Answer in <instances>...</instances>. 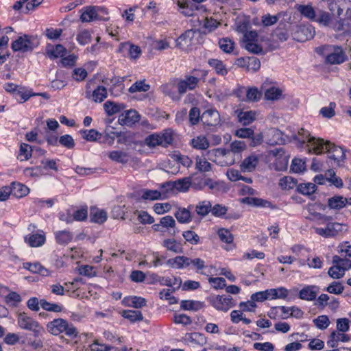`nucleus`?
Segmentation results:
<instances>
[{"instance_id": "603ef678", "label": "nucleus", "mask_w": 351, "mask_h": 351, "mask_svg": "<svg viewBox=\"0 0 351 351\" xmlns=\"http://www.w3.org/2000/svg\"><path fill=\"white\" fill-rule=\"evenodd\" d=\"M234 42L228 38H223L219 40V48L225 53H231L234 48Z\"/></svg>"}, {"instance_id": "864d4df0", "label": "nucleus", "mask_w": 351, "mask_h": 351, "mask_svg": "<svg viewBox=\"0 0 351 351\" xmlns=\"http://www.w3.org/2000/svg\"><path fill=\"white\" fill-rule=\"evenodd\" d=\"M34 151L32 147L26 143H22L20 147V152L18 158L21 160H27L32 156Z\"/></svg>"}, {"instance_id": "ddd939ff", "label": "nucleus", "mask_w": 351, "mask_h": 351, "mask_svg": "<svg viewBox=\"0 0 351 351\" xmlns=\"http://www.w3.org/2000/svg\"><path fill=\"white\" fill-rule=\"evenodd\" d=\"M201 121L204 126L217 127L221 124L220 114L215 108L208 109L201 115Z\"/></svg>"}, {"instance_id": "c03bdc74", "label": "nucleus", "mask_w": 351, "mask_h": 351, "mask_svg": "<svg viewBox=\"0 0 351 351\" xmlns=\"http://www.w3.org/2000/svg\"><path fill=\"white\" fill-rule=\"evenodd\" d=\"M238 117L240 122H241L244 125H247L256 119V112L252 110L241 112L239 114Z\"/></svg>"}, {"instance_id": "7c9ffc66", "label": "nucleus", "mask_w": 351, "mask_h": 351, "mask_svg": "<svg viewBox=\"0 0 351 351\" xmlns=\"http://www.w3.org/2000/svg\"><path fill=\"white\" fill-rule=\"evenodd\" d=\"M230 149L228 150L232 152L233 156L238 160L241 157V153L246 149L247 145L243 141H234L230 143Z\"/></svg>"}, {"instance_id": "4468645a", "label": "nucleus", "mask_w": 351, "mask_h": 351, "mask_svg": "<svg viewBox=\"0 0 351 351\" xmlns=\"http://www.w3.org/2000/svg\"><path fill=\"white\" fill-rule=\"evenodd\" d=\"M350 337L344 332L332 331L328 337L327 346L330 348H337L339 342H348Z\"/></svg>"}, {"instance_id": "20e7f679", "label": "nucleus", "mask_w": 351, "mask_h": 351, "mask_svg": "<svg viewBox=\"0 0 351 351\" xmlns=\"http://www.w3.org/2000/svg\"><path fill=\"white\" fill-rule=\"evenodd\" d=\"M316 51L325 57V60L330 64H339L346 59L342 48L336 45H325L316 49Z\"/></svg>"}, {"instance_id": "4d7b16f0", "label": "nucleus", "mask_w": 351, "mask_h": 351, "mask_svg": "<svg viewBox=\"0 0 351 351\" xmlns=\"http://www.w3.org/2000/svg\"><path fill=\"white\" fill-rule=\"evenodd\" d=\"M5 302L10 306H16L21 302V297L16 292L12 291L5 296Z\"/></svg>"}, {"instance_id": "1a4fd4ad", "label": "nucleus", "mask_w": 351, "mask_h": 351, "mask_svg": "<svg viewBox=\"0 0 351 351\" xmlns=\"http://www.w3.org/2000/svg\"><path fill=\"white\" fill-rule=\"evenodd\" d=\"M209 303L217 311H228L234 306L236 301L230 295H213L208 298Z\"/></svg>"}, {"instance_id": "c756f323", "label": "nucleus", "mask_w": 351, "mask_h": 351, "mask_svg": "<svg viewBox=\"0 0 351 351\" xmlns=\"http://www.w3.org/2000/svg\"><path fill=\"white\" fill-rule=\"evenodd\" d=\"M127 49H128L130 57L132 59L138 58L141 53V49L138 46L131 45L128 43H121L119 51H122Z\"/></svg>"}, {"instance_id": "393cba45", "label": "nucleus", "mask_w": 351, "mask_h": 351, "mask_svg": "<svg viewBox=\"0 0 351 351\" xmlns=\"http://www.w3.org/2000/svg\"><path fill=\"white\" fill-rule=\"evenodd\" d=\"M258 157L255 155H251L246 158L241 165V169L244 172L252 171L258 163Z\"/></svg>"}, {"instance_id": "f704fd0d", "label": "nucleus", "mask_w": 351, "mask_h": 351, "mask_svg": "<svg viewBox=\"0 0 351 351\" xmlns=\"http://www.w3.org/2000/svg\"><path fill=\"white\" fill-rule=\"evenodd\" d=\"M56 242L60 245H66L73 239V234L67 230L57 231L55 233Z\"/></svg>"}, {"instance_id": "a211bd4d", "label": "nucleus", "mask_w": 351, "mask_h": 351, "mask_svg": "<svg viewBox=\"0 0 351 351\" xmlns=\"http://www.w3.org/2000/svg\"><path fill=\"white\" fill-rule=\"evenodd\" d=\"M191 178L185 177L174 182H168L166 184L171 189H176L181 192H186L191 185Z\"/></svg>"}, {"instance_id": "f3484780", "label": "nucleus", "mask_w": 351, "mask_h": 351, "mask_svg": "<svg viewBox=\"0 0 351 351\" xmlns=\"http://www.w3.org/2000/svg\"><path fill=\"white\" fill-rule=\"evenodd\" d=\"M178 5L182 14L186 16H191L195 15L196 12H205L206 8L204 5H191L189 6L187 3L178 1Z\"/></svg>"}, {"instance_id": "b1692460", "label": "nucleus", "mask_w": 351, "mask_h": 351, "mask_svg": "<svg viewBox=\"0 0 351 351\" xmlns=\"http://www.w3.org/2000/svg\"><path fill=\"white\" fill-rule=\"evenodd\" d=\"M242 202L247 205L262 207V208H270L272 207V204L270 202L258 197H247L242 199Z\"/></svg>"}, {"instance_id": "412c9836", "label": "nucleus", "mask_w": 351, "mask_h": 351, "mask_svg": "<svg viewBox=\"0 0 351 351\" xmlns=\"http://www.w3.org/2000/svg\"><path fill=\"white\" fill-rule=\"evenodd\" d=\"M297 10L300 13V14L304 18L310 20L315 21L316 16V11L311 3H308L306 5L300 4L296 5L295 6Z\"/></svg>"}, {"instance_id": "0e129e2a", "label": "nucleus", "mask_w": 351, "mask_h": 351, "mask_svg": "<svg viewBox=\"0 0 351 351\" xmlns=\"http://www.w3.org/2000/svg\"><path fill=\"white\" fill-rule=\"evenodd\" d=\"M71 76L76 82H82L88 76V72L84 68H75L73 69Z\"/></svg>"}, {"instance_id": "4c0bfd02", "label": "nucleus", "mask_w": 351, "mask_h": 351, "mask_svg": "<svg viewBox=\"0 0 351 351\" xmlns=\"http://www.w3.org/2000/svg\"><path fill=\"white\" fill-rule=\"evenodd\" d=\"M209 145L206 137L202 135L197 136L191 140V145L197 149L205 150L209 147Z\"/></svg>"}, {"instance_id": "49530a36", "label": "nucleus", "mask_w": 351, "mask_h": 351, "mask_svg": "<svg viewBox=\"0 0 351 351\" xmlns=\"http://www.w3.org/2000/svg\"><path fill=\"white\" fill-rule=\"evenodd\" d=\"M104 108L107 114L111 116L120 112L123 108V105L118 104L110 101H107L104 104Z\"/></svg>"}, {"instance_id": "72a5a7b5", "label": "nucleus", "mask_w": 351, "mask_h": 351, "mask_svg": "<svg viewBox=\"0 0 351 351\" xmlns=\"http://www.w3.org/2000/svg\"><path fill=\"white\" fill-rule=\"evenodd\" d=\"M315 287L307 286L300 291L299 297L302 300L311 301L316 298L317 292L315 291Z\"/></svg>"}, {"instance_id": "09e8293b", "label": "nucleus", "mask_w": 351, "mask_h": 351, "mask_svg": "<svg viewBox=\"0 0 351 351\" xmlns=\"http://www.w3.org/2000/svg\"><path fill=\"white\" fill-rule=\"evenodd\" d=\"M337 251L341 257L351 258V244L348 241L340 243L337 247Z\"/></svg>"}, {"instance_id": "bf43d9fd", "label": "nucleus", "mask_w": 351, "mask_h": 351, "mask_svg": "<svg viewBox=\"0 0 351 351\" xmlns=\"http://www.w3.org/2000/svg\"><path fill=\"white\" fill-rule=\"evenodd\" d=\"M247 51L253 54H264L265 52L263 51L261 45L257 43V41H254L252 43H246L243 46Z\"/></svg>"}, {"instance_id": "0eeeda50", "label": "nucleus", "mask_w": 351, "mask_h": 351, "mask_svg": "<svg viewBox=\"0 0 351 351\" xmlns=\"http://www.w3.org/2000/svg\"><path fill=\"white\" fill-rule=\"evenodd\" d=\"M17 323L21 329L32 332L36 337H39L44 332L43 327L38 322L24 312L18 315Z\"/></svg>"}, {"instance_id": "79ce46f5", "label": "nucleus", "mask_w": 351, "mask_h": 351, "mask_svg": "<svg viewBox=\"0 0 351 351\" xmlns=\"http://www.w3.org/2000/svg\"><path fill=\"white\" fill-rule=\"evenodd\" d=\"M180 306L184 310L198 311L204 306V304L202 302L199 301L182 300L181 302Z\"/></svg>"}, {"instance_id": "052dcab7", "label": "nucleus", "mask_w": 351, "mask_h": 351, "mask_svg": "<svg viewBox=\"0 0 351 351\" xmlns=\"http://www.w3.org/2000/svg\"><path fill=\"white\" fill-rule=\"evenodd\" d=\"M282 95V90L276 87H271L266 90L265 97L268 100H278Z\"/></svg>"}, {"instance_id": "774afa93", "label": "nucleus", "mask_w": 351, "mask_h": 351, "mask_svg": "<svg viewBox=\"0 0 351 351\" xmlns=\"http://www.w3.org/2000/svg\"><path fill=\"white\" fill-rule=\"evenodd\" d=\"M315 190L316 186L313 183L300 184L298 186V191L303 195H310L314 193Z\"/></svg>"}, {"instance_id": "ea45409f", "label": "nucleus", "mask_w": 351, "mask_h": 351, "mask_svg": "<svg viewBox=\"0 0 351 351\" xmlns=\"http://www.w3.org/2000/svg\"><path fill=\"white\" fill-rule=\"evenodd\" d=\"M331 21L330 13L322 10H318L316 12L315 20L314 21L324 25L328 26Z\"/></svg>"}, {"instance_id": "8fccbe9b", "label": "nucleus", "mask_w": 351, "mask_h": 351, "mask_svg": "<svg viewBox=\"0 0 351 351\" xmlns=\"http://www.w3.org/2000/svg\"><path fill=\"white\" fill-rule=\"evenodd\" d=\"M279 186L283 190L292 189L297 186V181L290 176H285L280 179Z\"/></svg>"}, {"instance_id": "f257e3e1", "label": "nucleus", "mask_w": 351, "mask_h": 351, "mask_svg": "<svg viewBox=\"0 0 351 351\" xmlns=\"http://www.w3.org/2000/svg\"><path fill=\"white\" fill-rule=\"evenodd\" d=\"M292 137L301 144L306 143L309 152L319 154L324 152L328 153L330 160H333L337 166L343 165L346 159L345 150L330 141L323 138L311 136L309 132L300 128L298 133L293 134Z\"/></svg>"}, {"instance_id": "e433bc0d", "label": "nucleus", "mask_w": 351, "mask_h": 351, "mask_svg": "<svg viewBox=\"0 0 351 351\" xmlns=\"http://www.w3.org/2000/svg\"><path fill=\"white\" fill-rule=\"evenodd\" d=\"M163 246L166 247L167 250L174 253H182L183 252L182 245L173 239H167L164 240Z\"/></svg>"}, {"instance_id": "6ab92c4d", "label": "nucleus", "mask_w": 351, "mask_h": 351, "mask_svg": "<svg viewBox=\"0 0 351 351\" xmlns=\"http://www.w3.org/2000/svg\"><path fill=\"white\" fill-rule=\"evenodd\" d=\"M190 258L185 256H178L167 261V264L175 269H182L189 267Z\"/></svg>"}, {"instance_id": "a19ab883", "label": "nucleus", "mask_w": 351, "mask_h": 351, "mask_svg": "<svg viewBox=\"0 0 351 351\" xmlns=\"http://www.w3.org/2000/svg\"><path fill=\"white\" fill-rule=\"evenodd\" d=\"M121 315L132 322L141 321L143 319V315L139 311L123 310L121 312Z\"/></svg>"}, {"instance_id": "3c124183", "label": "nucleus", "mask_w": 351, "mask_h": 351, "mask_svg": "<svg viewBox=\"0 0 351 351\" xmlns=\"http://www.w3.org/2000/svg\"><path fill=\"white\" fill-rule=\"evenodd\" d=\"M126 304L129 306L136 308H139L146 305V300L145 298L138 296H132L126 299Z\"/></svg>"}, {"instance_id": "9d476101", "label": "nucleus", "mask_w": 351, "mask_h": 351, "mask_svg": "<svg viewBox=\"0 0 351 351\" xmlns=\"http://www.w3.org/2000/svg\"><path fill=\"white\" fill-rule=\"evenodd\" d=\"M95 83V80H90L87 82L86 84V97L91 98L96 103H101L107 97V89L103 86H97L92 90Z\"/></svg>"}, {"instance_id": "cd10ccee", "label": "nucleus", "mask_w": 351, "mask_h": 351, "mask_svg": "<svg viewBox=\"0 0 351 351\" xmlns=\"http://www.w3.org/2000/svg\"><path fill=\"white\" fill-rule=\"evenodd\" d=\"M10 188L12 195L19 198L26 196L29 192V188L20 182H12Z\"/></svg>"}, {"instance_id": "13d9d810", "label": "nucleus", "mask_w": 351, "mask_h": 351, "mask_svg": "<svg viewBox=\"0 0 351 351\" xmlns=\"http://www.w3.org/2000/svg\"><path fill=\"white\" fill-rule=\"evenodd\" d=\"M182 236L184 238L186 242H188L191 245H197L199 242V235L193 230L184 231Z\"/></svg>"}, {"instance_id": "6e6d98bb", "label": "nucleus", "mask_w": 351, "mask_h": 351, "mask_svg": "<svg viewBox=\"0 0 351 351\" xmlns=\"http://www.w3.org/2000/svg\"><path fill=\"white\" fill-rule=\"evenodd\" d=\"M92 351H119L117 348L109 345L100 343L98 340H95L90 345Z\"/></svg>"}, {"instance_id": "aec40b11", "label": "nucleus", "mask_w": 351, "mask_h": 351, "mask_svg": "<svg viewBox=\"0 0 351 351\" xmlns=\"http://www.w3.org/2000/svg\"><path fill=\"white\" fill-rule=\"evenodd\" d=\"M45 241L46 238L43 231L40 233L28 234L25 237V241L32 247L42 246Z\"/></svg>"}, {"instance_id": "e2e57ef3", "label": "nucleus", "mask_w": 351, "mask_h": 351, "mask_svg": "<svg viewBox=\"0 0 351 351\" xmlns=\"http://www.w3.org/2000/svg\"><path fill=\"white\" fill-rule=\"evenodd\" d=\"M324 290L330 293L339 295L343 293L344 290V287L340 282L334 281Z\"/></svg>"}, {"instance_id": "338daca9", "label": "nucleus", "mask_w": 351, "mask_h": 351, "mask_svg": "<svg viewBox=\"0 0 351 351\" xmlns=\"http://www.w3.org/2000/svg\"><path fill=\"white\" fill-rule=\"evenodd\" d=\"M337 331L346 332L349 330L351 321L348 318H339L337 319Z\"/></svg>"}, {"instance_id": "2eb2a0df", "label": "nucleus", "mask_w": 351, "mask_h": 351, "mask_svg": "<svg viewBox=\"0 0 351 351\" xmlns=\"http://www.w3.org/2000/svg\"><path fill=\"white\" fill-rule=\"evenodd\" d=\"M140 119V116L135 110H129L122 113L118 119V122L121 125L131 126Z\"/></svg>"}, {"instance_id": "a878e982", "label": "nucleus", "mask_w": 351, "mask_h": 351, "mask_svg": "<svg viewBox=\"0 0 351 351\" xmlns=\"http://www.w3.org/2000/svg\"><path fill=\"white\" fill-rule=\"evenodd\" d=\"M108 156L112 161L122 164L127 163L130 158V156L128 153L119 150L110 152Z\"/></svg>"}, {"instance_id": "69168bd1", "label": "nucleus", "mask_w": 351, "mask_h": 351, "mask_svg": "<svg viewBox=\"0 0 351 351\" xmlns=\"http://www.w3.org/2000/svg\"><path fill=\"white\" fill-rule=\"evenodd\" d=\"M142 199L145 200H156L161 197V193L157 190H145L143 192Z\"/></svg>"}, {"instance_id": "7ed1b4c3", "label": "nucleus", "mask_w": 351, "mask_h": 351, "mask_svg": "<svg viewBox=\"0 0 351 351\" xmlns=\"http://www.w3.org/2000/svg\"><path fill=\"white\" fill-rule=\"evenodd\" d=\"M46 328L48 332L56 336L63 332L71 338L78 336L77 330L73 324L62 318H56L48 322Z\"/></svg>"}, {"instance_id": "58836bf2", "label": "nucleus", "mask_w": 351, "mask_h": 351, "mask_svg": "<svg viewBox=\"0 0 351 351\" xmlns=\"http://www.w3.org/2000/svg\"><path fill=\"white\" fill-rule=\"evenodd\" d=\"M195 168L200 172L206 173L212 170V165L206 158L197 156L195 158Z\"/></svg>"}, {"instance_id": "a18cd8bd", "label": "nucleus", "mask_w": 351, "mask_h": 351, "mask_svg": "<svg viewBox=\"0 0 351 351\" xmlns=\"http://www.w3.org/2000/svg\"><path fill=\"white\" fill-rule=\"evenodd\" d=\"M90 219L97 223H102L107 219V213L104 210H92L90 212Z\"/></svg>"}, {"instance_id": "423d86ee", "label": "nucleus", "mask_w": 351, "mask_h": 351, "mask_svg": "<svg viewBox=\"0 0 351 351\" xmlns=\"http://www.w3.org/2000/svg\"><path fill=\"white\" fill-rule=\"evenodd\" d=\"M324 228L313 227L315 232L324 238H334L347 231V226L338 222H326Z\"/></svg>"}, {"instance_id": "f03ea898", "label": "nucleus", "mask_w": 351, "mask_h": 351, "mask_svg": "<svg viewBox=\"0 0 351 351\" xmlns=\"http://www.w3.org/2000/svg\"><path fill=\"white\" fill-rule=\"evenodd\" d=\"M173 132L171 129L168 128L147 136L144 140V143L152 149L157 147L167 148L173 145Z\"/></svg>"}, {"instance_id": "5fc2aeb1", "label": "nucleus", "mask_w": 351, "mask_h": 351, "mask_svg": "<svg viewBox=\"0 0 351 351\" xmlns=\"http://www.w3.org/2000/svg\"><path fill=\"white\" fill-rule=\"evenodd\" d=\"M315 326L320 330L326 329L330 324V319L327 315H322L313 320Z\"/></svg>"}, {"instance_id": "f8f14e48", "label": "nucleus", "mask_w": 351, "mask_h": 351, "mask_svg": "<svg viewBox=\"0 0 351 351\" xmlns=\"http://www.w3.org/2000/svg\"><path fill=\"white\" fill-rule=\"evenodd\" d=\"M200 82V79L194 75H187L184 78L179 80L177 84L178 91L180 95L184 94L188 90L195 89Z\"/></svg>"}, {"instance_id": "c9c22d12", "label": "nucleus", "mask_w": 351, "mask_h": 351, "mask_svg": "<svg viewBox=\"0 0 351 351\" xmlns=\"http://www.w3.org/2000/svg\"><path fill=\"white\" fill-rule=\"evenodd\" d=\"M66 53L65 47L62 45H56L54 47H48L47 54L50 58H57L62 57Z\"/></svg>"}, {"instance_id": "680f3d73", "label": "nucleus", "mask_w": 351, "mask_h": 351, "mask_svg": "<svg viewBox=\"0 0 351 351\" xmlns=\"http://www.w3.org/2000/svg\"><path fill=\"white\" fill-rule=\"evenodd\" d=\"M209 64L213 66L216 73L221 75H225L227 74L228 71L225 66V65L223 64V62L219 60L213 59L209 61Z\"/></svg>"}, {"instance_id": "dca6fc26", "label": "nucleus", "mask_w": 351, "mask_h": 351, "mask_svg": "<svg viewBox=\"0 0 351 351\" xmlns=\"http://www.w3.org/2000/svg\"><path fill=\"white\" fill-rule=\"evenodd\" d=\"M195 32L189 29L180 35L176 40V46L182 49H187L193 44Z\"/></svg>"}, {"instance_id": "c85d7f7f", "label": "nucleus", "mask_w": 351, "mask_h": 351, "mask_svg": "<svg viewBox=\"0 0 351 351\" xmlns=\"http://www.w3.org/2000/svg\"><path fill=\"white\" fill-rule=\"evenodd\" d=\"M267 293L269 300L285 299L288 296L289 291L285 287L267 289Z\"/></svg>"}, {"instance_id": "4be33fe9", "label": "nucleus", "mask_w": 351, "mask_h": 351, "mask_svg": "<svg viewBox=\"0 0 351 351\" xmlns=\"http://www.w3.org/2000/svg\"><path fill=\"white\" fill-rule=\"evenodd\" d=\"M267 142L271 145H280L285 142L282 133L278 129H270L267 134Z\"/></svg>"}, {"instance_id": "9b49d317", "label": "nucleus", "mask_w": 351, "mask_h": 351, "mask_svg": "<svg viewBox=\"0 0 351 351\" xmlns=\"http://www.w3.org/2000/svg\"><path fill=\"white\" fill-rule=\"evenodd\" d=\"M100 13L107 14L108 12L106 8L101 7H86L81 14L80 19L82 22H90L97 19L106 20V18L99 15Z\"/></svg>"}, {"instance_id": "5701e85b", "label": "nucleus", "mask_w": 351, "mask_h": 351, "mask_svg": "<svg viewBox=\"0 0 351 351\" xmlns=\"http://www.w3.org/2000/svg\"><path fill=\"white\" fill-rule=\"evenodd\" d=\"M348 204L347 198L343 196L335 195L328 199V206L330 209L340 210Z\"/></svg>"}, {"instance_id": "473e14b6", "label": "nucleus", "mask_w": 351, "mask_h": 351, "mask_svg": "<svg viewBox=\"0 0 351 351\" xmlns=\"http://www.w3.org/2000/svg\"><path fill=\"white\" fill-rule=\"evenodd\" d=\"M211 210L212 204L208 200L201 201L195 206L196 213L201 217L206 216Z\"/></svg>"}, {"instance_id": "39448f33", "label": "nucleus", "mask_w": 351, "mask_h": 351, "mask_svg": "<svg viewBox=\"0 0 351 351\" xmlns=\"http://www.w3.org/2000/svg\"><path fill=\"white\" fill-rule=\"evenodd\" d=\"M208 158L220 166H229L233 165L237 158L228 149L215 148L207 152Z\"/></svg>"}, {"instance_id": "bb28decb", "label": "nucleus", "mask_w": 351, "mask_h": 351, "mask_svg": "<svg viewBox=\"0 0 351 351\" xmlns=\"http://www.w3.org/2000/svg\"><path fill=\"white\" fill-rule=\"evenodd\" d=\"M238 92L240 93H245L246 99L250 101H257L261 97V93L257 88L252 87L245 89V87L239 88Z\"/></svg>"}, {"instance_id": "6e6552de", "label": "nucleus", "mask_w": 351, "mask_h": 351, "mask_svg": "<svg viewBox=\"0 0 351 351\" xmlns=\"http://www.w3.org/2000/svg\"><path fill=\"white\" fill-rule=\"evenodd\" d=\"M38 45L35 36L28 34H23L13 41L11 48L14 51L22 53L31 52Z\"/></svg>"}, {"instance_id": "de8ad7c7", "label": "nucleus", "mask_w": 351, "mask_h": 351, "mask_svg": "<svg viewBox=\"0 0 351 351\" xmlns=\"http://www.w3.org/2000/svg\"><path fill=\"white\" fill-rule=\"evenodd\" d=\"M40 306L45 311L55 313L62 312L63 306L56 303H50L45 300H40Z\"/></svg>"}, {"instance_id": "2f4dec72", "label": "nucleus", "mask_w": 351, "mask_h": 351, "mask_svg": "<svg viewBox=\"0 0 351 351\" xmlns=\"http://www.w3.org/2000/svg\"><path fill=\"white\" fill-rule=\"evenodd\" d=\"M332 264H335L345 272L351 269V260L348 258L341 257L339 255H335L332 259Z\"/></svg>"}, {"instance_id": "37998d69", "label": "nucleus", "mask_w": 351, "mask_h": 351, "mask_svg": "<svg viewBox=\"0 0 351 351\" xmlns=\"http://www.w3.org/2000/svg\"><path fill=\"white\" fill-rule=\"evenodd\" d=\"M175 217L180 223H186L191 221V212L184 208H179L175 213Z\"/></svg>"}]
</instances>
